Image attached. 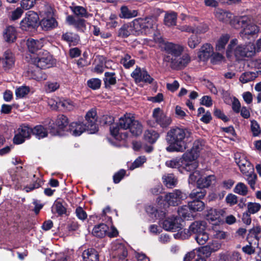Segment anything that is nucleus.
Returning <instances> with one entry per match:
<instances>
[{
  "instance_id": "f257e3e1",
  "label": "nucleus",
  "mask_w": 261,
  "mask_h": 261,
  "mask_svg": "<svg viewBox=\"0 0 261 261\" xmlns=\"http://www.w3.org/2000/svg\"><path fill=\"white\" fill-rule=\"evenodd\" d=\"M142 128V124L135 119L133 114L126 113L119 118L118 123L110 126V130L112 136L120 141L127 137L128 133L125 130L129 129L133 135L138 136L141 134Z\"/></svg>"
},
{
  "instance_id": "f03ea898",
  "label": "nucleus",
  "mask_w": 261,
  "mask_h": 261,
  "mask_svg": "<svg viewBox=\"0 0 261 261\" xmlns=\"http://www.w3.org/2000/svg\"><path fill=\"white\" fill-rule=\"evenodd\" d=\"M192 133L187 128L173 127L167 132L166 140L169 144L166 147L168 152H183L187 143L191 141Z\"/></svg>"
},
{
  "instance_id": "7ed1b4c3",
  "label": "nucleus",
  "mask_w": 261,
  "mask_h": 261,
  "mask_svg": "<svg viewBox=\"0 0 261 261\" xmlns=\"http://www.w3.org/2000/svg\"><path fill=\"white\" fill-rule=\"evenodd\" d=\"M10 174L16 188L23 189L26 192H29L41 186V179L37 178L32 184L24 186V184L27 182V178L28 177V172L26 170L23 169L22 166L17 167L15 173L13 174L10 172Z\"/></svg>"
},
{
  "instance_id": "20e7f679",
  "label": "nucleus",
  "mask_w": 261,
  "mask_h": 261,
  "mask_svg": "<svg viewBox=\"0 0 261 261\" xmlns=\"http://www.w3.org/2000/svg\"><path fill=\"white\" fill-rule=\"evenodd\" d=\"M237 42L238 40L236 39L230 41L227 50L228 56L232 51L238 59L251 57L255 54V45L253 43H249L246 45H239L235 47Z\"/></svg>"
},
{
  "instance_id": "39448f33",
  "label": "nucleus",
  "mask_w": 261,
  "mask_h": 261,
  "mask_svg": "<svg viewBox=\"0 0 261 261\" xmlns=\"http://www.w3.org/2000/svg\"><path fill=\"white\" fill-rule=\"evenodd\" d=\"M138 35H148L156 29V19L155 17L135 19Z\"/></svg>"
},
{
  "instance_id": "423d86ee",
  "label": "nucleus",
  "mask_w": 261,
  "mask_h": 261,
  "mask_svg": "<svg viewBox=\"0 0 261 261\" xmlns=\"http://www.w3.org/2000/svg\"><path fill=\"white\" fill-rule=\"evenodd\" d=\"M152 118L155 121L153 124H150L152 127L155 126V123L159 125L161 127L166 128L172 122L171 118L165 114L160 108H156L153 110Z\"/></svg>"
},
{
  "instance_id": "0eeeda50",
  "label": "nucleus",
  "mask_w": 261,
  "mask_h": 261,
  "mask_svg": "<svg viewBox=\"0 0 261 261\" xmlns=\"http://www.w3.org/2000/svg\"><path fill=\"white\" fill-rule=\"evenodd\" d=\"M164 61L170 63V66L174 69H181L186 67L191 61V58L187 54H184L179 58H173L170 55L165 56Z\"/></svg>"
},
{
  "instance_id": "6e6552de",
  "label": "nucleus",
  "mask_w": 261,
  "mask_h": 261,
  "mask_svg": "<svg viewBox=\"0 0 261 261\" xmlns=\"http://www.w3.org/2000/svg\"><path fill=\"white\" fill-rule=\"evenodd\" d=\"M38 19L37 13L33 11H29L20 22L21 29L24 31H30L35 29L37 26Z\"/></svg>"
},
{
  "instance_id": "1a4fd4ad",
  "label": "nucleus",
  "mask_w": 261,
  "mask_h": 261,
  "mask_svg": "<svg viewBox=\"0 0 261 261\" xmlns=\"http://www.w3.org/2000/svg\"><path fill=\"white\" fill-rule=\"evenodd\" d=\"M37 67L40 69L48 68L53 66L54 61L52 56L47 51H44L38 55L34 61Z\"/></svg>"
},
{
  "instance_id": "9d476101",
  "label": "nucleus",
  "mask_w": 261,
  "mask_h": 261,
  "mask_svg": "<svg viewBox=\"0 0 261 261\" xmlns=\"http://www.w3.org/2000/svg\"><path fill=\"white\" fill-rule=\"evenodd\" d=\"M187 197L186 193L179 190H174L172 192L167 193L165 200L170 205L176 206L180 204L181 201Z\"/></svg>"
},
{
  "instance_id": "9b49d317",
  "label": "nucleus",
  "mask_w": 261,
  "mask_h": 261,
  "mask_svg": "<svg viewBox=\"0 0 261 261\" xmlns=\"http://www.w3.org/2000/svg\"><path fill=\"white\" fill-rule=\"evenodd\" d=\"M205 222L203 221L194 222L190 226L189 229H185L181 231V237L185 239L188 238L192 233L197 235L205 231Z\"/></svg>"
},
{
  "instance_id": "f8f14e48",
  "label": "nucleus",
  "mask_w": 261,
  "mask_h": 261,
  "mask_svg": "<svg viewBox=\"0 0 261 261\" xmlns=\"http://www.w3.org/2000/svg\"><path fill=\"white\" fill-rule=\"evenodd\" d=\"M32 134V128L28 125H22L17 129L13 138V142L16 144H20L24 142L26 139L30 137Z\"/></svg>"
},
{
  "instance_id": "ddd939ff",
  "label": "nucleus",
  "mask_w": 261,
  "mask_h": 261,
  "mask_svg": "<svg viewBox=\"0 0 261 261\" xmlns=\"http://www.w3.org/2000/svg\"><path fill=\"white\" fill-rule=\"evenodd\" d=\"M98 116L95 108H92L89 110L85 116L87 121L86 124L89 127V132L90 134H94L98 131V126L96 124Z\"/></svg>"
},
{
  "instance_id": "4468645a",
  "label": "nucleus",
  "mask_w": 261,
  "mask_h": 261,
  "mask_svg": "<svg viewBox=\"0 0 261 261\" xmlns=\"http://www.w3.org/2000/svg\"><path fill=\"white\" fill-rule=\"evenodd\" d=\"M236 163L239 167L240 171L243 174L254 168L253 165L248 160L247 157L241 153H237L234 154Z\"/></svg>"
},
{
  "instance_id": "2eb2a0df",
  "label": "nucleus",
  "mask_w": 261,
  "mask_h": 261,
  "mask_svg": "<svg viewBox=\"0 0 261 261\" xmlns=\"http://www.w3.org/2000/svg\"><path fill=\"white\" fill-rule=\"evenodd\" d=\"M131 76L136 83L143 82L145 83L151 84L154 80L146 70L140 67H137L131 73Z\"/></svg>"
},
{
  "instance_id": "dca6fc26",
  "label": "nucleus",
  "mask_w": 261,
  "mask_h": 261,
  "mask_svg": "<svg viewBox=\"0 0 261 261\" xmlns=\"http://www.w3.org/2000/svg\"><path fill=\"white\" fill-rule=\"evenodd\" d=\"M224 211L221 209L211 208L206 215V220L213 225H218L223 221Z\"/></svg>"
},
{
  "instance_id": "f3484780",
  "label": "nucleus",
  "mask_w": 261,
  "mask_h": 261,
  "mask_svg": "<svg viewBox=\"0 0 261 261\" xmlns=\"http://www.w3.org/2000/svg\"><path fill=\"white\" fill-rule=\"evenodd\" d=\"M135 19L130 23L124 24L118 30V36L121 38H126L133 34L138 35Z\"/></svg>"
},
{
  "instance_id": "a211bd4d",
  "label": "nucleus",
  "mask_w": 261,
  "mask_h": 261,
  "mask_svg": "<svg viewBox=\"0 0 261 261\" xmlns=\"http://www.w3.org/2000/svg\"><path fill=\"white\" fill-rule=\"evenodd\" d=\"M163 228L167 231H175L180 228V219L177 217H168L161 223Z\"/></svg>"
},
{
  "instance_id": "6ab92c4d",
  "label": "nucleus",
  "mask_w": 261,
  "mask_h": 261,
  "mask_svg": "<svg viewBox=\"0 0 261 261\" xmlns=\"http://www.w3.org/2000/svg\"><path fill=\"white\" fill-rule=\"evenodd\" d=\"M193 159L191 153H184L181 171H194L198 167V163Z\"/></svg>"
},
{
  "instance_id": "aec40b11",
  "label": "nucleus",
  "mask_w": 261,
  "mask_h": 261,
  "mask_svg": "<svg viewBox=\"0 0 261 261\" xmlns=\"http://www.w3.org/2000/svg\"><path fill=\"white\" fill-rule=\"evenodd\" d=\"M259 32V28L256 24L250 23L240 32V36L243 39H250L257 36Z\"/></svg>"
},
{
  "instance_id": "412c9836",
  "label": "nucleus",
  "mask_w": 261,
  "mask_h": 261,
  "mask_svg": "<svg viewBox=\"0 0 261 261\" xmlns=\"http://www.w3.org/2000/svg\"><path fill=\"white\" fill-rule=\"evenodd\" d=\"M165 50L168 54V55H170L171 57H173V58H177L183 52L184 47L178 44L169 42L165 44Z\"/></svg>"
},
{
  "instance_id": "4be33fe9",
  "label": "nucleus",
  "mask_w": 261,
  "mask_h": 261,
  "mask_svg": "<svg viewBox=\"0 0 261 261\" xmlns=\"http://www.w3.org/2000/svg\"><path fill=\"white\" fill-rule=\"evenodd\" d=\"M68 130L71 135L76 137L80 136L86 130L89 132V127L83 122H73L70 124Z\"/></svg>"
},
{
  "instance_id": "5701e85b",
  "label": "nucleus",
  "mask_w": 261,
  "mask_h": 261,
  "mask_svg": "<svg viewBox=\"0 0 261 261\" xmlns=\"http://www.w3.org/2000/svg\"><path fill=\"white\" fill-rule=\"evenodd\" d=\"M112 250L114 257L119 259H124L127 255V251L124 245L121 243L115 242L112 245Z\"/></svg>"
},
{
  "instance_id": "b1692460",
  "label": "nucleus",
  "mask_w": 261,
  "mask_h": 261,
  "mask_svg": "<svg viewBox=\"0 0 261 261\" xmlns=\"http://www.w3.org/2000/svg\"><path fill=\"white\" fill-rule=\"evenodd\" d=\"M69 123L67 117L64 115H59L56 120L55 125L57 127L56 132L51 130V133L54 135H61L62 132H64Z\"/></svg>"
},
{
  "instance_id": "393cba45",
  "label": "nucleus",
  "mask_w": 261,
  "mask_h": 261,
  "mask_svg": "<svg viewBox=\"0 0 261 261\" xmlns=\"http://www.w3.org/2000/svg\"><path fill=\"white\" fill-rule=\"evenodd\" d=\"M215 244H216V248L212 247L210 245H205L196 249L198 252V258H203L205 259V258L209 257L212 252L219 249L221 247V244L219 243H216Z\"/></svg>"
},
{
  "instance_id": "a878e982",
  "label": "nucleus",
  "mask_w": 261,
  "mask_h": 261,
  "mask_svg": "<svg viewBox=\"0 0 261 261\" xmlns=\"http://www.w3.org/2000/svg\"><path fill=\"white\" fill-rule=\"evenodd\" d=\"M66 22L70 25L74 26L77 30L84 31L86 29V21L83 19H75L72 15H68L66 18Z\"/></svg>"
},
{
  "instance_id": "bb28decb",
  "label": "nucleus",
  "mask_w": 261,
  "mask_h": 261,
  "mask_svg": "<svg viewBox=\"0 0 261 261\" xmlns=\"http://www.w3.org/2000/svg\"><path fill=\"white\" fill-rule=\"evenodd\" d=\"M40 25L44 31H48L55 28L58 25V22L53 16L44 17L40 22Z\"/></svg>"
},
{
  "instance_id": "cd10ccee",
  "label": "nucleus",
  "mask_w": 261,
  "mask_h": 261,
  "mask_svg": "<svg viewBox=\"0 0 261 261\" xmlns=\"http://www.w3.org/2000/svg\"><path fill=\"white\" fill-rule=\"evenodd\" d=\"M2 60L3 67L5 70H8L12 68L14 66L15 59L14 56L9 50H7L5 52L4 58Z\"/></svg>"
},
{
  "instance_id": "c85d7f7f",
  "label": "nucleus",
  "mask_w": 261,
  "mask_h": 261,
  "mask_svg": "<svg viewBox=\"0 0 261 261\" xmlns=\"http://www.w3.org/2000/svg\"><path fill=\"white\" fill-rule=\"evenodd\" d=\"M205 147L204 141L197 140L194 142L191 152L188 153H191L193 159H197L199 155V153L202 152V150H204Z\"/></svg>"
},
{
  "instance_id": "c756f323",
  "label": "nucleus",
  "mask_w": 261,
  "mask_h": 261,
  "mask_svg": "<svg viewBox=\"0 0 261 261\" xmlns=\"http://www.w3.org/2000/svg\"><path fill=\"white\" fill-rule=\"evenodd\" d=\"M27 45L30 52L35 53L43 46V40L42 39L35 40L33 38H29L27 40Z\"/></svg>"
},
{
  "instance_id": "7c9ffc66",
  "label": "nucleus",
  "mask_w": 261,
  "mask_h": 261,
  "mask_svg": "<svg viewBox=\"0 0 261 261\" xmlns=\"http://www.w3.org/2000/svg\"><path fill=\"white\" fill-rule=\"evenodd\" d=\"M213 48L208 43L203 44L199 52L198 57L201 60L205 61L207 60L213 54Z\"/></svg>"
},
{
  "instance_id": "2f4dec72",
  "label": "nucleus",
  "mask_w": 261,
  "mask_h": 261,
  "mask_svg": "<svg viewBox=\"0 0 261 261\" xmlns=\"http://www.w3.org/2000/svg\"><path fill=\"white\" fill-rule=\"evenodd\" d=\"M61 39L63 41L66 42L69 45H76L79 41V36L73 33L67 32L64 33L61 37Z\"/></svg>"
},
{
  "instance_id": "473e14b6",
  "label": "nucleus",
  "mask_w": 261,
  "mask_h": 261,
  "mask_svg": "<svg viewBox=\"0 0 261 261\" xmlns=\"http://www.w3.org/2000/svg\"><path fill=\"white\" fill-rule=\"evenodd\" d=\"M84 261H99L98 252L93 248L85 250L82 254Z\"/></svg>"
},
{
  "instance_id": "72a5a7b5",
  "label": "nucleus",
  "mask_w": 261,
  "mask_h": 261,
  "mask_svg": "<svg viewBox=\"0 0 261 261\" xmlns=\"http://www.w3.org/2000/svg\"><path fill=\"white\" fill-rule=\"evenodd\" d=\"M109 227L104 223L95 225L93 228L92 233L93 236L98 238H103L107 234Z\"/></svg>"
},
{
  "instance_id": "f704fd0d",
  "label": "nucleus",
  "mask_w": 261,
  "mask_h": 261,
  "mask_svg": "<svg viewBox=\"0 0 261 261\" xmlns=\"http://www.w3.org/2000/svg\"><path fill=\"white\" fill-rule=\"evenodd\" d=\"M58 108L62 109L65 111H72L75 108L74 103L70 99H60L56 102Z\"/></svg>"
},
{
  "instance_id": "c9c22d12",
  "label": "nucleus",
  "mask_w": 261,
  "mask_h": 261,
  "mask_svg": "<svg viewBox=\"0 0 261 261\" xmlns=\"http://www.w3.org/2000/svg\"><path fill=\"white\" fill-rule=\"evenodd\" d=\"M215 179L214 175L202 176L197 180V188L204 189L208 187Z\"/></svg>"
},
{
  "instance_id": "e433bc0d",
  "label": "nucleus",
  "mask_w": 261,
  "mask_h": 261,
  "mask_svg": "<svg viewBox=\"0 0 261 261\" xmlns=\"http://www.w3.org/2000/svg\"><path fill=\"white\" fill-rule=\"evenodd\" d=\"M243 175H244L245 179L246 180L251 189L254 190L257 177L256 174L254 172V168L251 170V171L245 173Z\"/></svg>"
},
{
  "instance_id": "4c0bfd02",
  "label": "nucleus",
  "mask_w": 261,
  "mask_h": 261,
  "mask_svg": "<svg viewBox=\"0 0 261 261\" xmlns=\"http://www.w3.org/2000/svg\"><path fill=\"white\" fill-rule=\"evenodd\" d=\"M215 16L219 21L226 23L230 20L232 14L222 9H217L215 11Z\"/></svg>"
},
{
  "instance_id": "58836bf2",
  "label": "nucleus",
  "mask_w": 261,
  "mask_h": 261,
  "mask_svg": "<svg viewBox=\"0 0 261 261\" xmlns=\"http://www.w3.org/2000/svg\"><path fill=\"white\" fill-rule=\"evenodd\" d=\"M121 13L119 15L122 18L129 19L138 15V11L136 10L129 9L125 6H122L120 8Z\"/></svg>"
},
{
  "instance_id": "ea45409f",
  "label": "nucleus",
  "mask_w": 261,
  "mask_h": 261,
  "mask_svg": "<svg viewBox=\"0 0 261 261\" xmlns=\"http://www.w3.org/2000/svg\"><path fill=\"white\" fill-rule=\"evenodd\" d=\"M4 37L6 41L13 42L16 38L15 29L12 26L8 27L4 32Z\"/></svg>"
},
{
  "instance_id": "a19ab883",
  "label": "nucleus",
  "mask_w": 261,
  "mask_h": 261,
  "mask_svg": "<svg viewBox=\"0 0 261 261\" xmlns=\"http://www.w3.org/2000/svg\"><path fill=\"white\" fill-rule=\"evenodd\" d=\"M164 184L169 188L174 187L177 184V179L173 174H165L162 177Z\"/></svg>"
},
{
  "instance_id": "79ce46f5",
  "label": "nucleus",
  "mask_w": 261,
  "mask_h": 261,
  "mask_svg": "<svg viewBox=\"0 0 261 261\" xmlns=\"http://www.w3.org/2000/svg\"><path fill=\"white\" fill-rule=\"evenodd\" d=\"M72 12L76 15L80 17L88 18L91 16L87 10L83 7L77 6L71 7Z\"/></svg>"
},
{
  "instance_id": "37998d69",
  "label": "nucleus",
  "mask_w": 261,
  "mask_h": 261,
  "mask_svg": "<svg viewBox=\"0 0 261 261\" xmlns=\"http://www.w3.org/2000/svg\"><path fill=\"white\" fill-rule=\"evenodd\" d=\"M258 76L257 72H245L241 74L240 77V81L243 84L254 80Z\"/></svg>"
},
{
  "instance_id": "c03bdc74",
  "label": "nucleus",
  "mask_w": 261,
  "mask_h": 261,
  "mask_svg": "<svg viewBox=\"0 0 261 261\" xmlns=\"http://www.w3.org/2000/svg\"><path fill=\"white\" fill-rule=\"evenodd\" d=\"M159 133L154 130L148 129L145 132L144 138L150 143H154L159 138Z\"/></svg>"
},
{
  "instance_id": "a18cd8bd",
  "label": "nucleus",
  "mask_w": 261,
  "mask_h": 261,
  "mask_svg": "<svg viewBox=\"0 0 261 261\" xmlns=\"http://www.w3.org/2000/svg\"><path fill=\"white\" fill-rule=\"evenodd\" d=\"M32 134L37 138L41 139L47 137L48 133L46 129L42 125H38L32 129Z\"/></svg>"
},
{
  "instance_id": "49530a36",
  "label": "nucleus",
  "mask_w": 261,
  "mask_h": 261,
  "mask_svg": "<svg viewBox=\"0 0 261 261\" xmlns=\"http://www.w3.org/2000/svg\"><path fill=\"white\" fill-rule=\"evenodd\" d=\"M183 161V156L181 158H175L166 162V165L170 168H177L179 170H181L182 164Z\"/></svg>"
},
{
  "instance_id": "de8ad7c7",
  "label": "nucleus",
  "mask_w": 261,
  "mask_h": 261,
  "mask_svg": "<svg viewBox=\"0 0 261 261\" xmlns=\"http://www.w3.org/2000/svg\"><path fill=\"white\" fill-rule=\"evenodd\" d=\"M40 15L43 17L53 16V9L48 4L41 5L39 7Z\"/></svg>"
},
{
  "instance_id": "09e8293b",
  "label": "nucleus",
  "mask_w": 261,
  "mask_h": 261,
  "mask_svg": "<svg viewBox=\"0 0 261 261\" xmlns=\"http://www.w3.org/2000/svg\"><path fill=\"white\" fill-rule=\"evenodd\" d=\"M103 81L105 87L107 88L111 85H115L116 83L115 73L114 72H105Z\"/></svg>"
},
{
  "instance_id": "8fccbe9b",
  "label": "nucleus",
  "mask_w": 261,
  "mask_h": 261,
  "mask_svg": "<svg viewBox=\"0 0 261 261\" xmlns=\"http://www.w3.org/2000/svg\"><path fill=\"white\" fill-rule=\"evenodd\" d=\"M177 15L175 12L167 13L165 15L164 23L166 25L171 27L175 25L176 23Z\"/></svg>"
},
{
  "instance_id": "3c124183",
  "label": "nucleus",
  "mask_w": 261,
  "mask_h": 261,
  "mask_svg": "<svg viewBox=\"0 0 261 261\" xmlns=\"http://www.w3.org/2000/svg\"><path fill=\"white\" fill-rule=\"evenodd\" d=\"M189 208L193 211H202L204 207V203L199 200L194 199L193 201L189 202Z\"/></svg>"
},
{
  "instance_id": "603ef678",
  "label": "nucleus",
  "mask_w": 261,
  "mask_h": 261,
  "mask_svg": "<svg viewBox=\"0 0 261 261\" xmlns=\"http://www.w3.org/2000/svg\"><path fill=\"white\" fill-rule=\"evenodd\" d=\"M60 86L59 82L56 81H48L44 85V90L47 93H51L56 91Z\"/></svg>"
},
{
  "instance_id": "864d4df0",
  "label": "nucleus",
  "mask_w": 261,
  "mask_h": 261,
  "mask_svg": "<svg viewBox=\"0 0 261 261\" xmlns=\"http://www.w3.org/2000/svg\"><path fill=\"white\" fill-rule=\"evenodd\" d=\"M233 191L234 193L242 196H245L248 194V189L247 186L243 182H239L235 186Z\"/></svg>"
},
{
  "instance_id": "5fc2aeb1",
  "label": "nucleus",
  "mask_w": 261,
  "mask_h": 261,
  "mask_svg": "<svg viewBox=\"0 0 261 261\" xmlns=\"http://www.w3.org/2000/svg\"><path fill=\"white\" fill-rule=\"evenodd\" d=\"M229 38L230 37L228 34L223 35L218 40L216 46V49L219 51L223 50Z\"/></svg>"
},
{
  "instance_id": "6e6d98bb",
  "label": "nucleus",
  "mask_w": 261,
  "mask_h": 261,
  "mask_svg": "<svg viewBox=\"0 0 261 261\" xmlns=\"http://www.w3.org/2000/svg\"><path fill=\"white\" fill-rule=\"evenodd\" d=\"M206 194V191L203 189H199L193 190L190 194V197L191 199L195 200H199L202 199Z\"/></svg>"
},
{
  "instance_id": "4d7b16f0",
  "label": "nucleus",
  "mask_w": 261,
  "mask_h": 261,
  "mask_svg": "<svg viewBox=\"0 0 261 261\" xmlns=\"http://www.w3.org/2000/svg\"><path fill=\"white\" fill-rule=\"evenodd\" d=\"M190 210L188 206H182L178 208V216L183 219L189 220L192 217Z\"/></svg>"
},
{
  "instance_id": "13d9d810",
  "label": "nucleus",
  "mask_w": 261,
  "mask_h": 261,
  "mask_svg": "<svg viewBox=\"0 0 261 261\" xmlns=\"http://www.w3.org/2000/svg\"><path fill=\"white\" fill-rule=\"evenodd\" d=\"M120 63L125 68H129L135 64V60L132 59L128 54H125L121 59Z\"/></svg>"
},
{
  "instance_id": "bf43d9fd",
  "label": "nucleus",
  "mask_w": 261,
  "mask_h": 261,
  "mask_svg": "<svg viewBox=\"0 0 261 261\" xmlns=\"http://www.w3.org/2000/svg\"><path fill=\"white\" fill-rule=\"evenodd\" d=\"M200 42V37L195 34H193L188 39V45L191 48H195Z\"/></svg>"
},
{
  "instance_id": "052dcab7",
  "label": "nucleus",
  "mask_w": 261,
  "mask_h": 261,
  "mask_svg": "<svg viewBox=\"0 0 261 261\" xmlns=\"http://www.w3.org/2000/svg\"><path fill=\"white\" fill-rule=\"evenodd\" d=\"M247 206L248 212L250 214H254L258 212L261 208V205L256 202H248Z\"/></svg>"
},
{
  "instance_id": "680f3d73",
  "label": "nucleus",
  "mask_w": 261,
  "mask_h": 261,
  "mask_svg": "<svg viewBox=\"0 0 261 261\" xmlns=\"http://www.w3.org/2000/svg\"><path fill=\"white\" fill-rule=\"evenodd\" d=\"M29 88L26 86H21L15 90V95L17 98H21L24 97L29 92Z\"/></svg>"
},
{
  "instance_id": "e2e57ef3",
  "label": "nucleus",
  "mask_w": 261,
  "mask_h": 261,
  "mask_svg": "<svg viewBox=\"0 0 261 261\" xmlns=\"http://www.w3.org/2000/svg\"><path fill=\"white\" fill-rule=\"evenodd\" d=\"M208 239V234L205 231L196 235L195 240L199 245H204Z\"/></svg>"
},
{
  "instance_id": "0e129e2a",
  "label": "nucleus",
  "mask_w": 261,
  "mask_h": 261,
  "mask_svg": "<svg viewBox=\"0 0 261 261\" xmlns=\"http://www.w3.org/2000/svg\"><path fill=\"white\" fill-rule=\"evenodd\" d=\"M87 85L93 90H96L100 88L101 81L97 78H93L87 81Z\"/></svg>"
},
{
  "instance_id": "69168bd1",
  "label": "nucleus",
  "mask_w": 261,
  "mask_h": 261,
  "mask_svg": "<svg viewBox=\"0 0 261 261\" xmlns=\"http://www.w3.org/2000/svg\"><path fill=\"white\" fill-rule=\"evenodd\" d=\"M146 161V159L144 156H140L136 159L129 167V169L130 170H134L136 168L142 166Z\"/></svg>"
},
{
  "instance_id": "338daca9",
  "label": "nucleus",
  "mask_w": 261,
  "mask_h": 261,
  "mask_svg": "<svg viewBox=\"0 0 261 261\" xmlns=\"http://www.w3.org/2000/svg\"><path fill=\"white\" fill-rule=\"evenodd\" d=\"M251 129L254 136H258L261 133L259 125L254 120L251 121Z\"/></svg>"
},
{
  "instance_id": "774afa93",
  "label": "nucleus",
  "mask_w": 261,
  "mask_h": 261,
  "mask_svg": "<svg viewBox=\"0 0 261 261\" xmlns=\"http://www.w3.org/2000/svg\"><path fill=\"white\" fill-rule=\"evenodd\" d=\"M53 210H55L59 215L65 214L66 212V208L60 202H57L53 206Z\"/></svg>"
}]
</instances>
